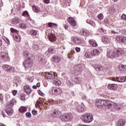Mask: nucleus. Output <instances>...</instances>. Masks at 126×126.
I'll return each mask as SVG.
<instances>
[{"instance_id": "nucleus-1", "label": "nucleus", "mask_w": 126, "mask_h": 126, "mask_svg": "<svg viewBox=\"0 0 126 126\" xmlns=\"http://www.w3.org/2000/svg\"><path fill=\"white\" fill-rule=\"evenodd\" d=\"M125 50L122 48H115L107 52V57L109 59H116L120 57V55H124Z\"/></svg>"}, {"instance_id": "nucleus-2", "label": "nucleus", "mask_w": 126, "mask_h": 126, "mask_svg": "<svg viewBox=\"0 0 126 126\" xmlns=\"http://www.w3.org/2000/svg\"><path fill=\"white\" fill-rule=\"evenodd\" d=\"M109 101L104 99L97 100L95 101V106L98 108H105L108 109L109 108Z\"/></svg>"}, {"instance_id": "nucleus-3", "label": "nucleus", "mask_w": 126, "mask_h": 126, "mask_svg": "<svg viewBox=\"0 0 126 126\" xmlns=\"http://www.w3.org/2000/svg\"><path fill=\"white\" fill-rule=\"evenodd\" d=\"M108 103V109H109V110H122V109L124 108V105L122 104H117L110 100Z\"/></svg>"}, {"instance_id": "nucleus-4", "label": "nucleus", "mask_w": 126, "mask_h": 126, "mask_svg": "<svg viewBox=\"0 0 126 126\" xmlns=\"http://www.w3.org/2000/svg\"><path fill=\"white\" fill-rule=\"evenodd\" d=\"M60 119L63 122H71L73 115L71 113H66L60 116Z\"/></svg>"}, {"instance_id": "nucleus-5", "label": "nucleus", "mask_w": 126, "mask_h": 126, "mask_svg": "<svg viewBox=\"0 0 126 126\" xmlns=\"http://www.w3.org/2000/svg\"><path fill=\"white\" fill-rule=\"evenodd\" d=\"M81 119L84 123H91L93 121L94 118L92 114L90 113H85L81 117Z\"/></svg>"}, {"instance_id": "nucleus-6", "label": "nucleus", "mask_w": 126, "mask_h": 126, "mask_svg": "<svg viewBox=\"0 0 126 126\" xmlns=\"http://www.w3.org/2000/svg\"><path fill=\"white\" fill-rule=\"evenodd\" d=\"M33 59L31 58H28L23 63V65L25 69H29L33 66Z\"/></svg>"}, {"instance_id": "nucleus-7", "label": "nucleus", "mask_w": 126, "mask_h": 126, "mask_svg": "<svg viewBox=\"0 0 126 126\" xmlns=\"http://www.w3.org/2000/svg\"><path fill=\"white\" fill-rule=\"evenodd\" d=\"M10 31L12 33H14L13 34V37L14 40L16 41L17 42H20V40H21V38L20 37V36L17 33V30L11 28L10 29Z\"/></svg>"}, {"instance_id": "nucleus-8", "label": "nucleus", "mask_w": 126, "mask_h": 126, "mask_svg": "<svg viewBox=\"0 0 126 126\" xmlns=\"http://www.w3.org/2000/svg\"><path fill=\"white\" fill-rule=\"evenodd\" d=\"M50 93L53 94V95H59L60 94H62V93H63V90L61 88L53 87Z\"/></svg>"}, {"instance_id": "nucleus-9", "label": "nucleus", "mask_w": 126, "mask_h": 126, "mask_svg": "<svg viewBox=\"0 0 126 126\" xmlns=\"http://www.w3.org/2000/svg\"><path fill=\"white\" fill-rule=\"evenodd\" d=\"M82 71V65L81 64H78L74 66V73L75 75H78L80 74V72Z\"/></svg>"}, {"instance_id": "nucleus-10", "label": "nucleus", "mask_w": 126, "mask_h": 126, "mask_svg": "<svg viewBox=\"0 0 126 126\" xmlns=\"http://www.w3.org/2000/svg\"><path fill=\"white\" fill-rule=\"evenodd\" d=\"M76 109L79 113H82V112L85 111V106L83 103H81L80 104L76 106Z\"/></svg>"}, {"instance_id": "nucleus-11", "label": "nucleus", "mask_w": 126, "mask_h": 126, "mask_svg": "<svg viewBox=\"0 0 126 126\" xmlns=\"http://www.w3.org/2000/svg\"><path fill=\"white\" fill-rule=\"evenodd\" d=\"M52 60L53 63H60L61 61H62V58H61V57L60 56L55 55L52 57Z\"/></svg>"}, {"instance_id": "nucleus-12", "label": "nucleus", "mask_w": 126, "mask_h": 126, "mask_svg": "<svg viewBox=\"0 0 126 126\" xmlns=\"http://www.w3.org/2000/svg\"><path fill=\"white\" fill-rule=\"evenodd\" d=\"M107 88L109 90H113L115 91V90H117V89L118 88V85L116 84H110L108 85Z\"/></svg>"}, {"instance_id": "nucleus-13", "label": "nucleus", "mask_w": 126, "mask_h": 126, "mask_svg": "<svg viewBox=\"0 0 126 126\" xmlns=\"http://www.w3.org/2000/svg\"><path fill=\"white\" fill-rule=\"evenodd\" d=\"M24 91L28 95H30L31 92H32V90H31V88L28 85H26L24 87Z\"/></svg>"}, {"instance_id": "nucleus-14", "label": "nucleus", "mask_w": 126, "mask_h": 126, "mask_svg": "<svg viewBox=\"0 0 126 126\" xmlns=\"http://www.w3.org/2000/svg\"><path fill=\"white\" fill-rule=\"evenodd\" d=\"M60 115H61V112L58 109H55L53 111L52 116L53 117V118H59Z\"/></svg>"}, {"instance_id": "nucleus-15", "label": "nucleus", "mask_w": 126, "mask_h": 126, "mask_svg": "<svg viewBox=\"0 0 126 126\" xmlns=\"http://www.w3.org/2000/svg\"><path fill=\"white\" fill-rule=\"evenodd\" d=\"M67 21L73 27L76 26V23H75V21L72 17H69L67 19Z\"/></svg>"}, {"instance_id": "nucleus-16", "label": "nucleus", "mask_w": 126, "mask_h": 126, "mask_svg": "<svg viewBox=\"0 0 126 126\" xmlns=\"http://www.w3.org/2000/svg\"><path fill=\"white\" fill-rule=\"evenodd\" d=\"M51 82H52L53 84H55V85H57V86H60V85L62 84V82L60 80L55 78H54L53 80L51 81Z\"/></svg>"}, {"instance_id": "nucleus-17", "label": "nucleus", "mask_w": 126, "mask_h": 126, "mask_svg": "<svg viewBox=\"0 0 126 126\" xmlns=\"http://www.w3.org/2000/svg\"><path fill=\"white\" fill-rule=\"evenodd\" d=\"M48 39L50 42H56L57 37L54 34H50L48 36Z\"/></svg>"}, {"instance_id": "nucleus-18", "label": "nucleus", "mask_w": 126, "mask_h": 126, "mask_svg": "<svg viewBox=\"0 0 126 126\" xmlns=\"http://www.w3.org/2000/svg\"><path fill=\"white\" fill-rule=\"evenodd\" d=\"M8 108L5 109V112L7 114L8 116H11L13 114V110H12V107H9Z\"/></svg>"}, {"instance_id": "nucleus-19", "label": "nucleus", "mask_w": 126, "mask_h": 126, "mask_svg": "<svg viewBox=\"0 0 126 126\" xmlns=\"http://www.w3.org/2000/svg\"><path fill=\"white\" fill-rule=\"evenodd\" d=\"M85 57L86 59H92V58H93V55L92 51H87L86 52L85 54Z\"/></svg>"}, {"instance_id": "nucleus-20", "label": "nucleus", "mask_w": 126, "mask_h": 126, "mask_svg": "<svg viewBox=\"0 0 126 126\" xmlns=\"http://www.w3.org/2000/svg\"><path fill=\"white\" fill-rule=\"evenodd\" d=\"M73 41L75 44H82V40L79 37H75L73 39Z\"/></svg>"}, {"instance_id": "nucleus-21", "label": "nucleus", "mask_w": 126, "mask_h": 126, "mask_svg": "<svg viewBox=\"0 0 126 126\" xmlns=\"http://www.w3.org/2000/svg\"><path fill=\"white\" fill-rule=\"evenodd\" d=\"M2 59L5 61V62H9L10 61V59L9 57H8V54L7 53H5L4 55L1 56Z\"/></svg>"}, {"instance_id": "nucleus-22", "label": "nucleus", "mask_w": 126, "mask_h": 126, "mask_svg": "<svg viewBox=\"0 0 126 126\" xmlns=\"http://www.w3.org/2000/svg\"><path fill=\"white\" fill-rule=\"evenodd\" d=\"M103 43L104 44H109L111 42V39L107 36H105L102 40Z\"/></svg>"}, {"instance_id": "nucleus-23", "label": "nucleus", "mask_w": 126, "mask_h": 126, "mask_svg": "<svg viewBox=\"0 0 126 126\" xmlns=\"http://www.w3.org/2000/svg\"><path fill=\"white\" fill-rule=\"evenodd\" d=\"M24 56L26 58H28V59H29V58H31V57H33L34 55L30 54L29 52L26 51L24 52Z\"/></svg>"}, {"instance_id": "nucleus-24", "label": "nucleus", "mask_w": 126, "mask_h": 126, "mask_svg": "<svg viewBox=\"0 0 126 126\" xmlns=\"http://www.w3.org/2000/svg\"><path fill=\"white\" fill-rule=\"evenodd\" d=\"M91 52L93 56H98L100 54V51L97 49H94Z\"/></svg>"}, {"instance_id": "nucleus-25", "label": "nucleus", "mask_w": 126, "mask_h": 126, "mask_svg": "<svg viewBox=\"0 0 126 126\" xmlns=\"http://www.w3.org/2000/svg\"><path fill=\"white\" fill-rule=\"evenodd\" d=\"M80 33L81 35H83V36H87L89 35V31L87 30H82Z\"/></svg>"}, {"instance_id": "nucleus-26", "label": "nucleus", "mask_w": 126, "mask_h": 126, "mask_svg": "<svg viewBox=\"0 0 126 126\" xmlns=\"http://www.w3.org/2000/svg\"><path fill=\"white\" fill-rule=\"evenodd\" d=\"M89 43L90 45H91V46H92V47H97V46H98V44H97V43L95 42V41L92 39H90L89 41Z\"/></svg>"}, {"instance_id": "nucleus-27", "label": "nucleus", "mask_w": 126, "mask_h": 126, "mask_svg": "<svg viewBox=\"0 0 126 126\" xmlns=\"http://www.w3.org/2000/svg\"><path fill=\"white\" fill-rule=\"evenodd\" d=\"M47 26H48L49 28H56V27H58V25L54 23L49 22L48 23Z\"/></svg>"}, {"instance_id": "nucleus-28", "label": "nucleus", "mask_w": 126, "mask_h": 126, "mask_svg": "<svg viewBox=\"0 0 126 126\" xmlns=\"http://www.w3.org/2000/svg\"><path fill=\"white\" fill-rule=\"evenodd\" d=\"M32 48L33 51H38V50L40 49V47H39V45H38V44L36 43H33V44L32 45Z\"/></svg>"}, {"instance_id": "nucleus-29", "label": "nucleus", "mask_w": 126, "mask_h": 126, "mask_svg": "<svg viewBox=\"0 0 126 126\" xmlns=\"http://www.w3.org/2000/svg\"><path fill=\"white\" fill-rule=\"evenodd\" d=\"M118 68L120 71H124V70L126 69V65L121 64L119 65Z\"/></svg>"}, {"instance_id": "nucleus-30", "label": "nucleus", "mask_w": 126, "mask_h": 126, "mask_svg": "<svg viewBox=\"0 0 126 126\" xmlns=\"http://www.w3.org/2000/svg\"><path fill=\"white\" fill-rule=\"evenodd\" d=\"M32 10L34 12H39L40 11V7H39L38 6H36L35 5H33L32 6Z\"/></svg>"}, {"instance_id": "nucleus-31", "label": "nucleus", "mask_w": 126, "mask_h": 126, "mask_svg": "<svg viewBox=\"0 0 126 126\" xmlns=\"http://www.w3.org/2000/svg\"><path fill=\"white\" fill-rule=\"evenodd\" d=\"M126 124V121L124 120H120L118 122V126H123Z\"/></svg>"}, {"instance_id": "nucleus-32", "label": "nucleus", "mask_w": 126, "mask_h": 126, "mask_svg": "<svg viewBox=\"0 0 126 126\" xmlns=\"http://www.w3.org/2000/svg\"><path fill=\"white\" fill-rule=\"evenodd\" d=\"M15 103H16V101L15 100V99H13L8 104V107L9 108H12V107H13V105H14V104H15Z\"/></svg>"}, {"instance_id": "nucleus-33", "label": "nucleus", "mask_w": 126, "mask_h": 126, "mask_svg": "<svg viewBox=\"0 0 126 126\" xmlns=\"http://www.w3.org/2000/svg\"><path fill=\"white\" fill-rule=\"evenodd\" d=\"M9 67H10V65H7V64H4L2 66V68L5 71H8V70L9 69Z\"/></svg>"}, {"instance_id": "nucleus-34", "label": "nucleus", "mask_w": 126, "mask_h": 126, "mask_svg": "<svg viewBox=\"0 0 126 126\" xmlns=\"http://www.w3.org/2000/svg\"><path fill=\"white\" fill-rule=\"evenodd\" d=\"M19 22H20V20L17 18H14L12 20V23L13 24H18Z\"/></svg>"}, {"instance_id": "nucleus-35", "label": "nucleus", "mask_w": 126, "mask_h": 126, "mask_svg": "<svg viewBox=\"0 0 126 126\" xmlns=\"http://www.w3.org/2000/svg\"><path fill=\"white\" fill-rule=\"evenodd\" d=\"M19 111L20 112V113H25V112L27 111V107L22 106L19 108Z\"/></svg>"}, {"instance_id": "nucleus-36", "label": "nucleus", "mask_w": 126, "mask_h": 126, "mask_svg": "<svg viewBox=\"0 0 126 126\" xmlns=\"http://www.w3.org/2000/svg\"><path fill=\"white\" fill-rule=\"evenodd\" d=\"M80 79H79L77 77H76L72 79V81H73L75 83H76V84H77V83H79V82H80Z\"/></svg>"}, {"instance_id": "nucleus-37", "label": "nucleus", "mask_w": 126, "mask_h": 126, "mask_svg": "<svg viewBox=\"0 0 126 126\" xmlns=\"http://www.w3.org/2000/svg\"><path fill=\"white\" fill-rule=\"evenodd\" d=\"M116 11V9H115V8L113 7H110L109 8V12L110 14H114V13H115Z\"/></svg>"}, {"instance_id": "nucleus-38", "label": "nucleus", "mask_w": 126, "mask_h": 126, "mask_svg": "<svg viewBox=\"0 0 126 126\" xmlns=\"http://www.w3.org/2000/svg\"><path fill=\"white\" fill-rule=\"evenodd\" d=\"M46 77H47V79H50V80H53L54 78H53V74L48 72L46 73Z\"/></svg>"}, {"instance_id": "nucleus-39", "label": "nucleus", "mask_w": 126, "mask_h": 126, "mask_svg": "<svg viewBox=\"0 0 126 126\" xmlns=\"http://www.w3.org/2000/svg\"><path fill=\"white\" fill-rule=\"evenodd\" d=\"M55 52H56V50L54 47H50L48 49V53L49 54H55Z\"/></svg>"}, {"instance_id": "nucleus-40", "label": "nucleus", "mask_w": 126, "mask_h": 126, "mask_svg": "<svg viewBox=\"0 0 126 126\" xmlns=\"http://www.w3.org/2000/svg\"><path fill=\"white\" fill-rule=\"evenodd\" d=\"M8 71H9V72H12L13 73H14V72H15L16 70H15V68H14V67L10 66V67L9 68V70Z\"/></svg>"}, {"instance_id": "nucleus-41", "label": "nucleus", "mask_w": 126, "mask_h": 126, "mask_svg": "<svg viewBox=\"0 0 126 126\" xmlns=\"http://www.w3.org/2000/svg\"><path fill=\"white\" fill-rule=\"evenodd\" d=\"M19 26L20 28H22V29H26L28 27L27 25L24 23L20 24Z\"/></svg>"}, {"instance_id": "nucleus-42", "label": "nucleus", "mask_w": 126, "mask_h": 126, "mask_svg": "<svg viewBox=\"0 0 126 126\" xmlns=\"http://www.w3.org/2000/svg\"><path fill=\"white\" fill-rule=\"evenodd\" d=\"M30 33L32 36H36L37 35V31L32 30L30 31Z\"/></svg>"}, {"instance_id": "nucleus-43", "label": "nucleus", "mask_w": 126, "mask_h": 126, "mask_svg": "<svg viewBox=\"0 0 126 126\" xmlns=\"http://www.w3.org/2000/svg\"><path fill=\"white\" fill-rule=\"evenodd\" d=\"M20 99H21V100H22V101L25 100V99H26V96L25 95V94H20Z\"/></svg>"}, {"instance_id": "nucleus-44", "label": "nucleus", "mask_w": 126, "mask_h": 126, "mask_svg": "<svg viewBox=\"0 0 126 126\" xmlns=\"http://www.w3.org/2000/svg\"><path fill=\"white\" fill-rule=\"evenodd\" d=\"M115 39L117 40V41H121V42H123V36H117L115 37Z\"/></svg>"}, {"instance_id": "nucleus-45", "label": "nucleus", "mask_w": 126, "mask_h": 126, "mask_svg": "<svg viewBox=\"0 0 126 126\" xmlns=\"http://www.w3.org/2000/svg\"><path fill=\"white\" fill-rule=\"evenodd\" d=\"M96 67L97 71H102L103 70V67L99 65H97Z\"/></svg>"}, {"instance_id": "nucleus-46", "label": "nucleus", "mask_w": 126, "mask_h": 126, "mask_svg": "<svg viewBox=\"0 0 126 126\" xmlns=\"http://www.w3.org/2000/svg\"><path fill=\"white\" fill-rule=\"evenodd\" d=\"M119 82H125L126 81V78L125 77H121L118 78Z\"/></svg>"}, {"instance_id": "nucleus-47", "label": "nucleus", "mask_w": 126, "mask_h": 126, "mask_svg": "<svg viewBox=\"0 0 126 126\" xmlns=\"http://www.w3.org/2000/svg\"><path fill=\"white\" fill-rule=\"evenodd\" d=\"M19 83V82H18V80L15 79L14 81L13 86L15 87H17V86H18Z\"/></svg>"}, {"instance_id": "nucleus-48", "label": "nucleus", "mask_w": 126, "mask_h": 126, "mask_svg": "<svg viewBox=\"0 0 126 126\" xmlns=\"http://www.w3.org/2000/svg\"><path fill=\"white\" fill-rule=\"evenodd\" d=\"M66 84L68 87H70V86H73V84H72L71 81H70L69 80L66 81Z\"/></svg>"}, {"instance_id": "nucleus-49", "label": "nucleus", "mask_w": 126, "mask_h": 126, "mask_svg": "<svg viewBox=\"0 0 126 126\" xmlns=\"http://www.w3.org/2000/svg\"><path fill=\"white\" fill-rule=\"evenodd\" d=\"M22 16H25V17H28L29 16V13H28V11H25L24 12H23Z\"/></svg>"}, {"instance_id": "nucleus-50", "label": "nucleus", "mask_w": 126, "mask_h": 126, "mask_svg": "<svg viewBox=\"0 0 126 126\" xmlns=\"http://www.w3.org/2000/svg\"><path fill=\"white\" fill-rule=\"evenodd\" d=\"M87 23L90 24V25H91L92 26H93V25H94V22L91 20H87Z\"/></svg>"}, {"instance_id": "nucleus-51", "label": "nucleus", "mask_w": 126, "mask_h": 126, "mask_svg": "<svg viewBox=\"0 0 126 126\" xmlns=\"http://www.w3.org/2000/svg\"><path fill=\"white\" fill-rule=\"evenodd\" d=\"M97 18L99 20H102V19L104 18V16H103L102 14H99L97 15Z\"/></svg>"}, {"instance_id": "nucleus-52", "label": "nucleus", "mask_w": 126, "mask_h": 126, "mask_svg": "<svg viewBox=\"0 0 126 126\" xmlns=\"http://www.w3.org/2000/svg\"><path fill=\"white\" fill-rule=\"evenodd\" d=\"M46 60L44 59L41 60L40 63H42V64H46Z\"/></svg>"}, {"instance_id": "nucleus-53", "label": "nucleus", "mask_w": 126, "mask_h": 126, "mask_svg": "<svg viewBox=\"0 0 126 126\" xmlns=\"http://www.w3.org/2000/svg\"><path fill=\"white\" fill-rule=\"evenodd\" d=\"M122 19L123 20H125L126 21V15L125 14H123L121 16Z\"/></svg>"}, {"instance_id": "nucleus-54", "label": "nucleus", "mask_w": 126, "mask_h": 126, "mask_svg": "<svg viewBox=\"0 0 126 126\" xmlns=\"http://www.w3.org/2000/svg\"><path fill=\"white\" fill-rule=\"evenodd\" d=\"M32 113L34 116H36V115L38 114V112L37 111V110H32Z\"/></svg>"}, {"instance_id": "nucleus-55", "label": "nucleus", "mask_w": 126, "mask_h": 126, "mask_svg": "<svg viewBox=\"0 0 126 126\" xmlns=\"http://www.w3.org/2000/svg\"><path fill=\"white\" fill-rule=\"evenodd\" d=\"M26 116L27 118H31V113H30V112H27L26 113Z\"/></svg>"}, {"instance_id": "nucleus-56", "label": "nucleus", "mask_w": 126, "mask_h": 126, "mask_svg": "<svg viewBox=\"0 0 126 126\" xmlns=\"http://www.w3.org/2000/svg\"><path fill=\"white\" fill-rule=\"evenodd\" d=\"M33 78H34V77H28V80L30 81V82H33Z\"/></svg>"}, {"instance_id": "nucleus-57", "label": "nucleus", "mask_w": 126, "mask_h": 126, "mask_svg": "<svg viewBox=\"0 0 126 126\" xmlns=\"http://www.w3.org/2000/svg\"><path fill=\"white\" fill-rule=\"evenodd\" d=\"M38 93L39 94V95H40V96H44V93H43V92H42V91L40 90L38 91Z\"/></svg>"}, {"instance_id": "nucleus-58", "label": "nucleus", "mask_w": 126, "mask_h": 126, "mask_svg": "<svg viewBox=\"0 0 126 126\" xmlns=\"http://www.w3.org/2000/svg\"><path fill=\"white\" fill-rule=\"evenodd\" d=\"M125 41H126V37L122 36V43H125Z\"/></svg>"}, {"instance_id": "nucleus-59", "label": "nucleus", "mask_w": 126, "mask_h": 126, "mask_svg": "<svg viewBox=\"0 0 126 126\" xmlns=\"http://www.w3.org/2000/svg\"><path fill=\"white\" fill-rule=\"evenodd\" d=\"M37 106H42V105H43V102H41L40 101H37V103H36Z\"/></svg>"}, {"instance_id": "nucleus-60", "label": "nucleus", "mask_w": 126, "mask_h": 126, "mask_svg": "<svg viewBox=\"0 0 126 126\" xmlns=\"http://www.w3.org/2000/svg\"><path fill=\"white\" fill-rule=\"evenodd\" d=\"M12 93H13V94L14 95V96H15V95H16V94H17V90L13 91Z\"/></svg>"}, {"instance_id": "nucleus-61", "label": "nucleus", "mask_w": 126, "mask_h": 126, "mask_svg": "<svg viewBox=\"0 0 126 126\" xmlns=\"http://www.w3.org/2000/svg\"><path fill=\"white\" fill-rule=\"evenodd\" d=\"M75 51H76V52H77L78 53H79V52H80V48L76 47Z\"/></svg>"}, {"instance_id": "nucleus-62", "label": "nucleus", "mask_w": 126, "mask_h": 126, "mask_svg": "<svg viewBox=\"0 0 126 126\" xmlns=\"http://www.w3.org/2000/svg\"><path fill=\"white\" fill-rule=\"evenodd\" d=\"M98 31H99V32H101V33H104L105 32L103 28H100L99 29H98Z\"/></svg>"}, {"instance_id": "nucleus-63", "label": "nucleus", "mask_w": 126, "mask_h": 126, "mask_svg": "<svg viewBox=\"0 0 126 126\" xmlns=\"http://www.w3.org/2000/svg\"><path fill=\"white\" fill-rule=\"evenodd\" d=\"M44 2L48 4V3H50V0H44Z\"/></svg>"}, {"instance_id": "nucleus-64", "label": "nucleus", "mask_w": 126, "mask_h": 126, "mask_svg": "<svg viewBox=\"0 0 126 126\" xmlns=\"http://www.w3.org/2000/svg\"><path fill=\"white\" fill-rule=\"evenodd\" d=\"M0 101H2V100H3V95L1 94H0Z\"/></svg>"}]
</instances>
